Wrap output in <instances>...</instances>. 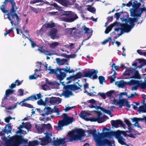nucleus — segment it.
Wrapping results in <instances>:
<instances>
[{
  "instance_id": "21",
  "label": "nucleus",
  "mask_w": 146,
  "mask_h": 146,
  "mask_svg": "<svg viewBox=\"0 0 146 146\" xmlns=\"http://www.w3.org/2000/svg\"><path fill=\"white\" fill-rule=\"evenodd\" d=\"M48 99L47 97L46 98L44 102L43 101L42 99H40V100L37 101V104L38 105L45 106L48 103Z\"/></svg>"
},
{
  "instance_id": "62",
  "label": "nucleus",
  "mask_w": 146,
  "mask_h": 146,
  "mask_svg": "<svg viewBox=\"0 0 146 146\" xmlns=\"http://www.w3.org/2000/svg\"><path fill=\"white\" fill-rule=\"evenodd\" d=\"M140 9H141V10H140V13L139 14H138V16H140V17H141L142 14L144 11H145L146 12V8L143 7Z\"/></svg>"
},
{
  "instance_id": "24",
  "label": "nucleus",
  "mask_w": 146,
  "mask_h": 146,
  "mask_svg": "<svg viewBox=\"0 0 146 146\" xmlns=\"http://www.w3.org/2000/svg\"><path fill=\"white\" fill-rule=\"evenodd\" d=\"M62 95L65 98H69L70 96H72L73 94L71 91H65L63 92Z\"/></svg>"
},
{
  "instance_id": "48",
  "label": "nucleus",
  "mask_w": 146,
  "mask_h": 146,
  "mask_svg": "<svg viewBox=\"0 0 146 146\" xmlns=\"http://www.w3.org/2000/svg\"><path fill=\"white\" fill-rule=\"evenodd\" d=\"M87 119V120L86 121H90L91 122L97 121L98 122V117L97 118L95 117H91Z\"/></svg>"
},
{
  "instance_id": "16",
  "label": "nucleus",
  "mask_w": 146,
  "mask_h": 146,
  "mask_svg": "<svg viewBox=\"0 0 146 146\" xmlns=\"http://www.w3.org/2000/svg\"><path fill=\"white\" fill-rule=\"evenodd\" d=\"M58 70L59 71V72H60V71H61L62 70H63L65 71L66 73H73L74 72V70L73 69H72L70 70V67L69 66L68 67L67 66H66V68H63L62 69L60 68H58Z\"/></svg>"
},
{
  "instance_id": "41",
  "label": "nucleus",
  "mask_w": 146,
  "mask_h": 146,
  "mask_svg": "<svg viewBox=\"0 0 146 146\" xmlns=\"http://www.w3.org/2000/svg\"><path fill=\"white\" fill-rule=\"evenodd\" d=\"M43 127L45 128H46L48 130H50L52 129L51 125L48 123L46 124H44L43 125Z\"/></svg>"
},
{
  "instance_id": "58",
  "label": "nucleus",
  "mask_w": 146,
  "mask_h": 146,
  "mask_svg": "<svg viewBox=\"0 0 146 146\" xmlns=\"http://www.w3.org/2000/svg\"><path fill=\"white\" fill-rule=\"evenodd\" d=\"M98 95L101 96L103 99H105L106 98V93L99 92L98 93Z\"/></svg>"
},
{
  "instance_id": "14",
  "label": "nucleus",
  "mask_w": 146,
  "mask_h": 146,
  "mask_svg": "<svg viewBox=\"0 0 146 146\" xmlns=\"http://www.w3.org/2000/svg\"><path fill=\"white\" fill-rule=\"evenodd\" d=\"M57 32L58 30L56 29H54L50 31L49 35L53 39L58 38L59 37L57 35Z\"/></svg>"
},
{
  "instance_id": "61",
  "label": "nucleus",
  "mask_w": 146,
  "mask_h": 146,
  "mask_svg": "<svg viewBox=\"0 0 146 146\" xmlns=\"http://www.w3.org/2000/svg\"><path fill=\"white\" fill-rule=\"evenodd\" d=\"M83 27H84V30L85 31V33L87 34H89V31H90L89 28L86 27L85 25H84L83 26Z\"/></svg>"
},
{
  "instance_id": "29",
  "label": "nucleus",
  "mask_w": 146,
  "mask_h": 146,
  "mask_svg": "<svg viewBox=\"0 0 146 146\" xmlns=\"http://www.w3.org/2000/svg\"><path fill=\"white\" fill-rule=\"evenodd\" d=\"M130 84L131 85H133L138 86L140 85V82L138 80H131L130 82Z\"/></svg>"
},
{
  "instance_id": "33",
  "label": "nucleus",
  "mask_w": 146,
  "mask_h": 146,
  "mask_svg": "<svg viewBox=\"0 0 146 146\" xmlns=\"http://www.w3.org/2000/svg\"><path fill=\"white\" fill-rule=\"evenodd\" d=\"M131 78L136 79H140V75L138 71H135V72L134 73V76H132Z\"/></svg>"
},
{
  "instance_id": "12",
  "label": "nucleus",
  "mask_w": 146,
  "mask_h": 146,
  "mask_svg": "<svg viewBox=\"0 0 146 146\" xmlns=\"http://www.w3.org/2000/svg\"><path fill=\"white\" fill-rule=\"evenodd\" d=\"M111 123L112 127L115 128H117L119 127V125L125 128L126 125L124 124L123 122L120 119H117L116 120H112L111 121Z\"/></svg>"
},
{
  "instance_id": "38",
  "label": "nucleus",
  "mask_w": 146,
  "mask_h": 146,
  "mask_svg": "<svg viewBox=\"0 0 146 146\" xmlns=\"http://www.w3.org/2000/svg\"><path fill=\"white\" fill-rule=\"evenodd\" d=\"M66 139V138H60L59 139H58L59 145H64L66 142L65 141Z\"/></svg>"
},
{
  "instance_id": "6",
  "label": "nucleus",
  "mask_w": 146,
  "mask_h": 146,
  "mask_svg": "<svg viewBox=\"0 0 146 146\" xmlns=\"http://www.w3.org/2000/svg\"><path fill=\"white\" fill-rule=\"evenodd\" d=\"M65 15L67 17H63L62 18V21L66 22H72L78 18L77 15L71 11H66Z\"/></svg>"
},
{
  "instance_id": "20",
  "label": "nucleus",
  "mask_w": 146,
  "mask_h": 146,
  "mask_svg": "<svg viewBox=\"0 0 146 146\" xmlns=\"http://www.w3.org/2000/svg\"><path fill=\"white\" fill-rule=\"evenodd\" d=\"M127 25H129L127 24H124L123 25V27H122V31L123 32H126L128 33L129 32L131 29L133 28L131 26H129Z\"/></svg>"
},
{
  "instance_id": "39",
  "label": "nucleus",
  "mask_w": 146,
  "mask_h": 146,
  "mask_svg": "<svg viewBox=\"0 0 146 146\" xmlns=\"http://www.w3.org/2000/svg\"><path fill=\"white\" fill-rule=\"evenodd\" d=\"M98 79L100 83L101 84H103L104 82H105V78L103 76H100L98 77Z\"/></svg>"
},
{
  "instance_id": "1",
  "label": "nucleus",
  "mask_w": 146,
  "mask_h": 146,
  "mask_svg": "<svg viewBox=\"0 0 146 146\" xmlns=\"http://www.w3.org/2000/svg\"><path fill=\"white\" fill-rule=\"evenodd\" d=\"M4 1H6L7 2H10L11 5V8L9 12L7 14V18L10 21L12 26L13 25L15 26L18 25L20 19L19 16L16 13L17 9H15V8L16 6L15 2L13 1V0H4Z\"/></svg>"
},
{
  "instance_id": "5",
  "label": "nucleus",
  "mask_w": 146,
  "mask_h": 146,
  "mask_svg": "<svg viewBox=\"0 0 146 146\" xmlns=\"http://www.w3.org/2000/svg\"><path fill=\"white\" fill-rule=\"evenodd\" d=\"M11 141L13 142V144L12 146H19L23 143H27L28 141V139H24L22 136L18 135L12 137Z\"/></svg>"
},
{
  "instance_id": "34",
  "label": "nucleus",
  "mask_w": 146,
  "mask_h": 146,
  "mask_svg": "<svg viewBox=\"0 0 146 146\" xmlns=\"http://www.w3.org/2000/svg\"><path fill=\"white\" fill-rule=\"evenodd\" d=\"M59 44V43L58 42H54L51 43L50 45V47L52 48H54L56 47Z\"/></svg>"
},
{
  "instance_id": "63",
  "label": "nucleus",
  "mask_w": 146,
  "mask_h": 146,
  "mask_svg": "<svg viewBox=\"0 0 146 146\" xmlns=\"http://www.w3.org/2000/svg\"><path fill=\"white\" fill-rule=\"evenodd\" d=\"M65 91H69L70 90H72L71 85H69L66 86L65 87Z\"/></svg>"
},
{
  "instance_id": "3",
  "label": "nucleus",
  "mask_w": 146,
  "mask_h": 146,
  "mask_svg": "<svg viewBox=\"0 0 146 146\" xmlns=\"http://www.w3.org/2000/svg\"><path fill=\"white\" fill-rule=\"evenodd\" d=\"M62 119L59 120L58 123V126L57 130H60L62 129L63 127L66 126L72 123L74 121L73 118L68 116L66 113H64L62 115Z\"/></svg>"
},
{
  "instance_id": "25",
  "label": "nucleus",
  "mask_w": 146,
  "mask_h": 146,
  "mask_svg": "<svg viewBox=\"0 0 146 146\" xmlns=\"http://www.w3.org/2000/svg\"><path fill=\"white\" fill-rule=\"evenodd\" d=\"M60 74L58 75L57 76V77L58 79L60 81H61L64 78L66 75V74L64 72H62L61 71H60Z\"/></svg>"
},
{
  "instance_id": "26",
  "label": "nucleus",
  "mask_w": 146,
  "mask_h": 146,
  "mask_svg": "<svg viewBox=\"0 0 146 146\" xmlns=\"http://www.w3.org/2000/svg\"><path fill=\"white\" fill-rule=\"evenodd\" d=\"M125 99H120L117 101L116 104L119 105V108H121L122 106H124V103L125 102Z\"/></svg>"
},
{
  "instance_id": "23",
  "label": "nucleus",
  "mask_w": 146,
  "mask_h": 146,
  "mask_svg": "<svg viewBox=\"0 0 146 146\" xmlns=\"http://www.w3.org/2000/svg\"><path fill=\"white\" fill-rule=\"evenodd\" d=\"M56 60L57 63L59 65H63L68 61V60L66 59H60V58H57L56 59Z\"/></svg>"
},
{
  "instance_id": "9",
  "label": "nucleus",
  "mask_w": 146,
  "mask_h": 146,
  "mask_svg": "<svg viewBox=\"0 0 146 146\" xmlns=\"http://www.w3.org/2000/svg\"><path fill=\"white\" fill-rule=\"evenodd\" d=\"M92 70L91 69V71H87L86 72H85L83 77L91 78L92 76L93 79H97L98 78L97 76V73L98 72V70H94L92 71Z\"/></svg>"
},
{
  "instance_id": "42",
  "label": "nucleus",
  "mask_w": 146,
  "mask_h": 146,
  "mask_svg": "<svg viewBox=\"0 0 146 146\" xmlns=\"http://www.w3.org/2000/svg\"><path fill=\"white\" fill-rule=\"evenodd\" d=\"M52 144L54 146H58L59 145L58 138H57L56 140H53L52 141Z\"/></svg>"
},
{
  "instance_id": "60",
  "label": "nucleus",
  "mask_w": 146,
  "mask_h": 146,
  "mask_svg": "<svg viewBox=\"0 0 146 146\" xmlns=\"http://www.w3.org/2000/svg\"><path fill=\"white\" fill-rule=\"evenodd\" d=\"M124 122L125 124L127 125L128 127L131 126L132 124L129 120L125 119Z\"/></svg>"
},
{
  "instance_id": "46",
  "label": "nucleus",
  "mask_w": 146,
  "mask_h": 146,
  "mask_svg": "<svg viewBox=\"0 0 146 146\" xmlns=\"http://www.w3.org/2000/svg\"><path fill=\"white\" fill-rule=\"evenodd\" d=\"M101 110L103 112L108 114H111V112L110 110H107L104 108L102 107Z\"/></svg>"
},
{
  "instance_id": "59",
  "label": "nucleus",
  "mask_w": 146,
  "mask_h": 146,
  "mask_svg": "<svg viewBox=\"0 0 146 146\" xmlns=\"http://www.w3.org/2000/svg\"><path fill=\"white\" fill-rule=\"evenodd\" d=\"M139 62L141 63L144 66L146 65V60L144 59H139Z\"/></svg>"
},
{
  "instance_id": "37",
  "label": "nucleus",
  "mask_w": 146,
  "mask_h": 146,
  "mask_svg": "<svg viewBox=\"0 0 146 146\" xmlns=\"http://www.w3.org/2000/svg\"><path fill=\"white\" fill-rule=\"evenodd\" d=\"M89 7L87 8V10L90 12L94 13H95L96 10L94 7H92L91 6L89 5Z\"/></svg>"
},
{
  "instance_id": "53",
  "label": "nucleus",
  "mask_w": 146,
  "mask_h": 146,
  "mask_svg": "<svg viewBox=\"0 0 146 146\" xmlns=\"http://www.w3.org/2000/svg\"><path fill=\"white\" fill-rule=\"evenodd\" d=\"M116 74L115 71L114 73L110 78V82L111 83H113L114 81V79L115 78V74Z\"/></svg>"
},
{
  "instance_id": "30",
  "label": "nucleus",
  "mask_w": 146,
  "mask_h": 146,
  "mask_svg": "<svg viewBox=\"0 0 146 146\" xmlns=\"http://www.w3.org/2000/svg\"><path fill=\"white\" fill-rule=\"evenodd\" d=\"M38 145V142L37 140L29 141L28 146H35Z\"/></svg>"
},
{
  "instance_id": "13",
  "label": "nucleus",
  "mask_w": 146,
  "mask_h": 146,
  "mask_svg": "<svg viewBox=\"0 0 146 146\" xmlns=\"http://www.w3.org/2000/svg\"><path fill=\"white\" fill-rule=\"evenodd\" d=\"M86 132L88 133V135L89 136L92 135L95 139V142L97 146V140L98 137V134L96 133V131L95 129L93 130H88L86 131Z\"/></svg>"
},
{
  "instance_id": "11",
  "label": "nucleus",
  "mask_w": 146,
  "mask_h": 146,
  "mask_svg": "<svg viewBox=\"0 0 146 146\" xmlns=\"http://www.w3.org/2000/svg\"><path fill=\"white\" fill-rule=\"evenodd\" d=\"M126 15H123V17L121 18L120 19L122 21H125L126 23L129 22L130 25H127L129 26H131L132 27H133L135 25V22L133 19V18L129 17V18L128 21H127V18L128 17V15H127V14Z\"/></svg>"
},
{
  "instance_id": "55",
  "label": "nucleus",
  "mask_w": 146,
  "mask_h": 146,
  "mask_svg": "<svg viewBox=\"0 0 146 146\" xmlns=\"http://www.w3.org/2000/svg\"><path fill=\"white\" fill-rule=\"evenodd\" d=\"M123 12H120L119 13H117L115 14V17L117 19H119V17L121 13H123Z\"/></svg>"
},
{
  "instance_id": "32",
  "label": "nucleus",
  "mask_w": 146,
  "mask_h": 146,
  "mask_svg": "<svg viewBox=\"0 0 146 146\" xmlns=\"http://www.w3.org/2000/svg\"><path fill=\"white\" fill-rule=\"evenodd\" d=\"M112 40V38L111 37H108L107 39L101 42V43L102 45H105L109 41H111Z\"/></svg>"
},
{
  "instance_id": "47",
  "label": "nucleus",
  "mask_w": 146,
  "mask_h": 146,
  "mask_svg": "<svg viewBox=\"0 0 146 146\" xmlns=\"http://www.w3.org/2000/svg\"><path fill=\"white\" fill-rule=\"evenodd\" d=\"M26 38H27L31 42V45L32 47L34 48L36 46V44L32 41L31 38H30L28 37H26Z\"/></svg>"
},
{
  "instance_id": "10",
  "label": "nucleus",
  "mask_w": 146,
  "mask_h": 146,
  "mask_svg": "<svg viewBox=\"0 0 146 146\" xmlns=\"http://www.w3.org/2000/svg\"><path fill=\"white\" fill-rule=\"evenodd\" d=\"M62 6L68 7L69 6L74 5V3L76 2V0H56Z\"/></svg>"
},
{
  "instance_id": "50",
  "label": "nucleus",
  "mask_w": 146,
  "mask_h": 146,
  "mask_svg": "<svg viewBox=\"0 0 146 146\" xmlns=\"http://www.w3.org/2000/svg\"><path fill=\"white\" fill-rule=\"evenodd\" d=\"M65 32L67 34H69L73 36V35L72 33V29L69 28L66 29H65Z\"/></svg>"
},
{
  "instance_id": "31",
  "label": "nucleus",
  "mask_w": 146,
  "mask_h": 146,
  "mask_svg": "<svg viewBox=\"0 0 146 146\" xmlns=\"http://www.w3.org/2000/svg\"><path fill=\"white\" fill-rule=\"evenodd\" d=\"M113 27V25L111 24H110L106 28L105 31V33L106 34L108 33H109L111 31Z\"/></svg>"
},
{
  "instance_id": "52",
  "label": "nucleus",
  "mask_w": 146,
  "mask_h": 146,
  "mask_svg": "<svg viewBox=\"0 0 146 146\" xmlns=\"http://www.w3.org/2000/svg\"><path fill=\"white\" fill-rule=\"evenodd\" d=\"M108 20L105 23V26L111 22L113 20V16L109 17L107 18Z\"/></svg>"
},
{
  "instance_id": "7",
  "label": "nucleus",
  "mask_w": 146,
  "mask_h": 146,
  "mask_svg": "<svg viewBox=\"0 0 146 146\" xmlns=\"http://www.w3.org/2000/svg\"><path fill=\"white\" fill-rule=\"evenodd\" d=\"M141 5V3H137V1H134L133 2V4L132 7L133 8V11H130V16L131 17H139L140 16L138 15L140 13V10H141V8H139Z\"/></svg>"
},
{
  "instance_id": "54",
  "label": "nucleus",
  "mask_w": 146,
  "mask_h": 146,
  "mask_svg": "<svg viewBox=\"0 0 146 146\" xmlns=\"http://www.w3.org/2000/svg\"><path fill=\"white\" fill-rule=\"evenodd\" d=\"M131 120H132V122H135V123H137V127H140L138 122L137 118L135 117L132 118H131Z\"/></svg>"
},
{
  "instance_id": "40",
  "label": "nucleus",
  "mask_w": 146,
  "mask_h": 146,
  "mask_svg": "<svg viewBox=\"0 0 146 146\" xmlns=\"http://www.w3.org/2000/svg\"><path fill=\"white\" fill-rule=\"evenodd\" d=\"M21 106L28 107L30 108H33V106L31 104L25 103H23L21 105Z\"/></svg>"
},
{
  "instance_id": "27",
  "label": "nucleus",
  "mask_w": 146,
  "mask_h": 146,
  "mask_svg": "<svg viewBox=\"0 0 146 146\" xmlns=\"http://www.w3.org/2000/svg\"><path fill=\"white\" fill-rule=\"evenodd\" d=\"M7 2L6 1H5L3 2V4L0 7V9L3 13H9L8 10H5V6Z\"/></svg>"
},
{
  "instance_id": "35",
  "label": "nucleus",
  "mask_w": 146,
  "mask_h": 146,
  "mask_svg": "<svg viewBox=\"0 0 146 146\" xmlns=\"http://www.w3.org/2000/svg\"><path fill=\"white\" fill-rule=\"evenodd\" d=\"M138 111L142 113H146V108H145V107L143 106H141L139 107Z\"/></svg>"
},
{
  "instance_id": "51",
  "label": "nucleus",
  "mask_w": 146,
  "mask_h": 146,
  "mask_svg": "<svg viewBox=\"0 0 146 146\" xmlns=\"http://www.w3.org/2000/svg\"><path fill=\"white\" fill-rule=\"evenodd\" d=\"M37 99V98L36 97L35 95H33L31 96H30L28 98V100H33V99L36 100Z\"/></svg>"
},
{
  "instance_id": "43",
  "label": "nucleus",
  "mask_w": 146,
  "mask_h": 146,
  "mask_svg": "<svg viewBox=\"0 0 146 146\" xmlns=\"http://www.w3.org/2000/svg\"><path fill=\"white\" fill-rule=\"evenodd\" d=\"M45 108L47 110V111L46 112V115H48L49 114H51V113L52 112V109H51L50 107H45V108L44 109V111H45Z\"/></svg>"
},
{
  "instance_id": "17",
  "label": "nucleus",
  "mask_w": 146,
  "mask_h": 146,
  "mask_svg": "<svg viewBox=\"0 0 146 146\" xmlns=\"http://www.w3.org/2000/svg\"><path fill=\"white\" fill-rule=\"evenodd\" d=\"M100 113H99L98 114V122L99 123H100L104 122L106 119H108V116L105 115H104L102 117H100Z\"/></svg>"
},
{
  "instance_id": "4",
  "label": "nucleus",
  "mask_w": 146,
  "mask_h": 146,
  "mask_svg": "<svg viewBox=\"0 0 146 146\" xmlns=\"http://www.w3.org/2000/svg\"><path fill=\"white\" fill-rule=\"evenodd\" d=\"M77 134H74L73 132H70L68 133L69 137H70L68 141L72 142L76 140H80L82 137L85 135L84 130L82 129H78L76 130Z\"/></svg>"
},
{
  "instance_id": "18",
  "label": "nucleus",
  "mask_w": 146,
  "mask_h": 146,
  "mask_svg": "<svg viewBox=\"0 0 146 146\" xmlns=\"http://www.w3.org/2000/svg\"><path fill=\"white\" fill-rule=\"evenodd\" d=\"M91 115V114L85 111H82L79 114V116L81 118L86 121L87 119L88 118L86 117V116Z\"/></svg>"
},
{
  "instance_id": "45",
  "label": "nucleus",
  "mask_w": 146,
  "mask_h": 146,
  "mask_svg": "<svg viewBox=\"0 0 146 146\" xmlns=\"http://www.w3.org/2000/svg\"><path fill=\"white\" fill-rule=\"evenodd\" d=\"M113 25V27L115 26H121V27H123V25L124 23L122 24L119 22H118L117 21L115 22H114L113 23L111 24Z\"/></svg>"
},
{
  "instance_id": "8",
  "label": "nucleus",
  "mask_w": 146,
  "mask_h": 146,
  "mask_svg": "<svg viewBox=\"0 0 146 146\" xmlns=\"http://www.w3.org/2000/svg\"><path fill=\"white\" fill-rule=\"evenodd\" d=\"M44 134L46 135L45 137L39 139V140H40V144L42 146L46 145L50 143L52 141V138L51 137L52 136V134L46 132L44 133Z\"/></svg>"
},
{
  "instance_id": "15",
  "label": "nucleus",
  "mask_w": 146,
  "mask_h": 146,
  "mask_svg": "<svg viewBox=\"0 0 146 146\" xmlns=\"http://www.w3.org/2000/svg\"><path fill=\"white\" fill-rule=\"evenodd\" d=\"M116 137L118 139V142L122 145H125L126 143L124 141H125L124 138L119 134H116Z\"/></svg>"
},
{
  "instance_id": "57",
  "label": "nucleus",
  "mask_w": 146,
  "mask_h": 146,
  "mask_svg": "<svg viewBox=\"0 0 146 146\" xmlns=\"http://www.w3.org/2000/svg\"><path fill=\"white\" fill-rule=\"evenodd\" d=\"M125 83L123 80H121L119 82V86L121 88H123L125 86Z\"/></svg>"
},
{
  "instance_id": "22",
  "label": "nucleus",
  "mask_w": 146,
  "mask_h": 146,
  "mask_svg": "<svg viewBox=\"0 0 146 146\" xmlns=\"http://www.w3.org/2000/svg\"><path fill=\"white\" fill-rule=\"evenodd\" d=\"M115 91L113 90H111L107 92L106 93V96L109 97V98L111 100V101H112L111 99L112 98H113L114 97L112 95H115Z\"/></svg>"
},
{
  "instance_id": "19",
  "label": "nucleus",
  "mask_w": 146,
  "mask_h": 146,
  "mask_svg": "<svg viewBox=\"0 0 146 146\" xmlns=\"http://www.w3.org/2000/svg\"><path fill=\"white\" fill-rule=\"evenodd\" d=\"M14 91L11 89H8L6 90L5 94L4 95L3 98L2 99V100L3 101L7 99V97L9 95L13 94Z\"/></svg>"
},
{
  "instance_id": "44",
  "label": "nucleus",
  "mask_w": 146,
  "mask_h": 146,
  "mask_svg": "<svg viewBox=\"0 0 146 146\" xmlns=\"http://www.w3.org/2000/svg\"><path fill=\"white\" fill-rule=\"evenodd\" d=\"M72 90L75 91L77 90H78L80 89V88L78 87L75 84H71Z\"/></svg>"
},
{
  "instance_id": "36",
  "label": "nucleus",
  "mask_w": 146,
  "mask_h": 146,
  "mask_svg": "<svg viewBox=\"0 0 146 146\" xmlns=\"http://www.w3.org/2000/svg\"><path fill=\"white\" fill-rule=\"evenodd\" d=\"M39 50L41 52L44 53L45 54L47 55L51 56L52 55V54L49 51L46 50L44 49H42V50Z\"/></svg>"
},
{
  "instance_id": "28",
  "label": "nucleus",
  "mask_w": 146,
  "mask_h": 146,
  "mask_svg": "<svg viewBox=\"0 0 146 146\" xmlns=\"http://www.w3.org/2000/svg\"><path fill=\"white\" fill-rule=\"evenodd\" d=\"M48 102L51 105H54L56 104L55 97H52L50 98H48Z\"/></svg>"
},
{
  "instance_id": "64",
  "label": "nucleus",
  "mask_w": 146,
  "mask_h": 146,
  "mask_svg": "<svg viewBox=\"0 0 146 146\" xmlns=\"http://www.w3.org/2000/svg\"><path fill=\"white\" fill-rule=\"evenodd\" d=\"M139 86L141 87L142 89H145L146 87V82L140 83Z\"/></svg>"
},
{
  "instance_id": "56",
  "label": "nucleus",
  "mask_w": 146,
  "mask_h": 146,
  "mask_svg": "<svg viewBox=\"0 0 146 146\" xmlns=\"http://www.w3.org/2000/svg\"><path fill=\"white\" fill-rule=\"evenodd\" d=\"M82 74L80 72H79L77 73L74 76V77L78 79L80 78L82 76Z\"/></svg>"
},
{
  "instance_id": "49",
  "label": "nucleus",
  "mask_w": 146,
  "mask_h": 146,
  "mask_svg": "<svg viewBox=\"0 0 146 146\" xmlns=\"http://www.w3.org/2000/svg\"><path fill=\"white\" fill-rule=\"evenodd\" d=\"M55 26L54 23H48L46 24V27L47 28H52L54 27Z\"/></svg>"
},
{
  "instance_id": "2",
  "label": "nucleus",
  "mask_w": 146,
  "mask_h": 146,
  "mask_svg": "<svg viewBox=\"0 0 146 146\" xmlns=\"http://www.w3.org/2000/svg\"><path fill=\"white\" fill-rule=\"evenodd\" d=\"M98 133V137L97 140V146H103L107 144L109 146L111 145V142L107 139L104 138L111 136L110 132H106L102 133Z\"/></svg>"
}]
</instances>
